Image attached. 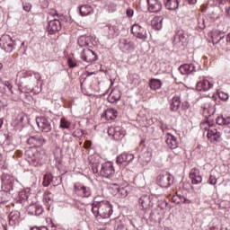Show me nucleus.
<instances>
[{"label":"nucleus","mask_w":230,"mask_h":230,"mask_svg":"<svg viewBox=\"0 0 230 230\" xmlns=\"http://www.w3.org/2000/svg\"><path fill=\"white\" fill-rule=\"evenodd\" d=\"M119 48L124 53H130L134 49V43L128 40H121Z\"/></svg>","instance_id":"obj_17"},{"label":"nucleus","mask_w":230,"mask_h":230,"mask_svg":"<svg viewBox=\"0 0 230 230\" xmlns=\"http://www.w3.org/2000/svg\"><path fill=\"white\" fill-rule=\"evenodd\" d=\"M3 71V63H0V72Z\"/></svg>","instance_id":"obj_59"},{"label":"nucleus","mask_w":230,"mask_h":230,"mask_svg":"<svg viewBox=\"0 0 230 230\" xmlns=\"http://www.w3.org/2000/svg\"><path fill=\"white\" fill-rule=\"evenodd\" d=\"M119 98H121V93L119 90H113L108 97V102L114 103V102H118Z\"/></svg>","instance_id":"obj_25"},{"label":"nucleus","mask_w":230,"mask_h":230,"mask_svg":"<svg viewBox=\"0 0 230 230\" xmlns=\"http://www.w3.org/2000/svg\"><path fill=\"white\" fill-rule=\"evenodd\" d=\"M24 47V42L22 43V48Z\"/></svg>","instance_id":"obj_61"},{"label":"nucleus","mask_w":230,"mask_h":230,"mask_svg":"<svg viewBox=\"0 0 230 230\" xmlns=\"http://www.w3.org/2000/svg\"><path fill=\"white\" fill-rule=\"evenodd\" d=\"M40 230H48V227H46V226H40Z\"/></svg>","instance_id":"obj_56"},{"label":"nucleus","mask_w":230,"mask_h":230,"mask_svg":"<svg viewBox=\"0 0 230 230\" xmlns=\"http://www.w3.org/2000/svg\"><path fill=\"white\" fill-rule=\"evenodd\" d=\"M68 66L69 67H76V63L73 59H68Z\"/></svg>","instance_id":"obj_49"},{"label":"nucleus","mask_w":230,"mask_h":230,"mask_svg":"<svg viewBox=\"0 0 230 230\" xmlns=\"http://www.w3.org/2000/svg\"><path fill=\"white\" fill-rule=\"evenodd\" d=\"M147 4H148V10L152 13L161 12L163 8V4L159 2V0H148Z\"/></svg>","instance_id":"obj_16"},{"label":"nucleus","mask_w":230,"mask_h":230,"mask_svg":"<svg viewBox=\"0 0 230 230\" xmlns=\"http://www.w3.org/2000/svg\"><path fill=\"white\" fill-rule=\"evenodd\" d=\"M114 173H116V171L114 170V165L111 162H105L102 164L100 175L102 177H105V179H112L114 177Z\"/></svg>","instance_id":"obj_4"},{"label":"nucleus","mask_w":230,"mask_h":230,"mask_svg":"<svg viewBox=\"0 0 230 230\" xmlns=\"http://www.w3.org/2000/svg\"><path fill=\"white\" fill-rule=\"evenodd\" d=\"M151 24L155 30H161L163 28V16H155Z\"/></svg>","instance_id":"obj_26"},{"label":"nucleus","mask_w":230,"mask_h":230,"mask_svg":"<svg viewBox=\"0 0 230 230\" xmlns=\"http://www.w3.org/2000/svg\"><path fill=\"white\" fill-rule=\"evenodd\" d=\"M115 230H127V226L123 224L117 225Z\"/></svg>","instance_id":"obj_47"},{"label":"nucleus","mask_w":230,"mask_h":230,"mask_svg":"<svg viewBox=\"0 0 230 230\" xmlns=\"http://www.w3.org/2000/svg\"><path fill=\"white\" fill-rule=\"evenodd\" d=\"M189 4H197V0H184Z\"/></svg>","instance_id":"obj_51"},{"label":"nucleus","mask_w":230,"mask_h":230,"mask_svg":"<svg viewBox=\"0 0 230 230\" xmlns=\"http://www.w3.org/2000/svg\"><path fill=\"white\" fill-rule=\"evenodd\" d=\"M218 97L220 98V100H223V102H227V100H229V94L224 92H219Z\"/></svg>","instance_id":"obj_41"},{"label":"nucleus","mask_w":230,"mask_h":230,"mask_svg":"<svg viewBox=\"0 0 230 230\" xmlns=\"http://www.w3.org/2000/svg\"><path fill=\"white\" fill-rule=\"evenodd\" d=\"M24 12H30L31 10V4L30 3L23 4Z\"/></svg>","instance_id":"obj_46"},{"label":"nucleus","mask_w":230,"mask_h":230,"mask_svg":"<svg viewBox=\"0 0 230 230\" xmlns=\"http://www.w3.org/2000/svg\"><path fill=\"white\" fill-rule=\"evenodd\" d=\"M216 123L217 125H229L230 124V117H217L216 119Z\"/></svg>","instance_id":"obj_35"},{"label":"nucleus","mask_w":230,"mask_h":230,"mask_svg":"<svg viewBox=\"0 0 230 230\" xmlns=\"http://www.w3.org/2000/svg\"><path fill=\"white\" fill-rule=\"evenodd\" d=\"M105 31H108V34L111 37H114L118 31H119V29L118 28V25H106L104 27Z\"/></svg>","instance_id":"obj_33"},{"label":"nucleus","mask_w":230,"mask_h":230,"mask_svg":"<svg viewBox=\"0 0 230 230\" xmlns=\"http://www.w3.org/2000/svg\"><path fill=\"white\" fill-rule=\"evenodd\" d=\"M190 179L192 184H200L202 182V176L200 175V170L194 168L190 172Z\"/></svg>","instance_id":"obj_15"},{"label":"nucleus","mask_w":230,"mask_h":230,"mask_svg":"<svg viewBox=\"0 0 230 230\" xmlns=\"http://www.w3.org/2000/svg\"><path fill=\"white\" fill-rule=\"evenodd\" d=\"M147 3H148V0H147Z\"/></svg>","instance_id":"obj_63"},{"label":"nucleus","mask_w":230,"mask_h":230,"mask_svg":"<svg viewBox=\"0 0 230 230\" xmlns=\"http://www.w3.org/2000/svg\"><path fill=\"white\" fill-rule=\"evenodd\" d=\"M25 155L28 163L32 166H40L44 163V155L38 152L36 148L26 150Z\"/></svg>","instance_id":"obj_2"},{"label":"nucleus","mask_w":230,"mask_h":230,"mask_svg":"<svg viewBox=\"0 0 230 230\" xmlns=\"http://www.w3.org/2000/svg\"><path fill=\"white\" fill-rule=\"evenodd\" d=\"M50 15H52V17H55V15H58V13H57V11L51 12Z\"/></svg>","instance_id":"obj_54"},{"label":"nucleus","mask_w":230,"mask_h":230,"mask_svg":"<svg viewBox=\"0 0 230 230\" xmlns=\"http://www.w3.org/2000/svg\"><path fill=\"white\" fill-rule=\"evenodd\" d=\"M108 134L109 136H112L113 139L115 141H119L123 137H125V130H123L122 127L117 126V127H110L108 128Z\"/></svg>","instance_id":"obj_9"},{"label":"nucleus","mask_w":230,"mask_h":230,"mask_svg":"<svg viewBox=\"0 0 230 230\" xmlns=\"http://www.w3.org/2000/svg\"><path fill=\"white\" fill-rule=\"evenodd\" d=\"M163 85V82L159 79L152 78L149 81V87L152 91H157V89H161Z\"/></svg>","instance_id":"obj_27"},{"label":"nucleus","mask_w":230,"mask_h":230,"mask_svg":"<svg viewBox=\"0 0 230 230\" xmlns=\"http://www.w3.org/2000/svg\"><path fill=\"white\" fill-rule=\"evenodd\" d=\"M181 107V97L179 95H174L171 102L170 109L172 112L179 111Z\"/></svg>","instance_id":"obj_23"},{"label":"nucleus","mask_w":230,"mask_h":230,"mask_svg":"<svg viewBox=\"0 0 230 230\" xmlns=\"http://www.w3.org/2000/svg\"><path fill=\"white\" fill-rule=\"evenodd\" d=\"M132 161H134L133 154L123 153L117 157L116 163H117V164H122L123 166H128V164H130V163H132Z\"/></svg>","instance_id":"obj_13"},{"label":"nucleus","mask_w":230,"mask_h":230,"mask_svg":"<svg viewBox=\"0 0 230 230\" xmlns=\"http://www.w3.org/2000/svg\"><path fill=\"white\" fill-rule=\"evenodd\" d=\"M104 116L108 121L111 119H116V118H118V111L112 108H110L105 111Z\"/></svg>","instance_id":"obj_28"},{"label":"nucleus","mask_w":230,"mask_h":230,"mask_svg":"<svg viewBox=\"0 0 230 230\" xmlns=\"http://www.w3.org/2000/svg\"><path fill=\"white\" fill-rule=\"evenodd\" d=\"M92 211L96 218H111L112 215V205L109 201H94Z\"/></svg>","instance_id":"obj_1"},{"label":"nucleus","mask_w":230,"mask_h":230,"mask_svg":"<svg viewBox=\"0 0 230 230\" xmlns=\"http://www.w3.org/2000/svg\"><path fill=\"white\" fill-rule=\"evenodd\" d=\"M165 8L167 10H177L179 8V0H166Z\"/></svg>","instance_id":"obj_31"},{"label":"nucleus","mask_w":230,"mask_h":230,"mask_svg":"<svg viewBox=\"0 0 230 230\" xmlns=\"http://www.w3.org/2000/svg\"><path fill=\"white\" fill-rule=\"evenodd\" d=\"M224 37L225 35L224 32H222V31H216L212 34L213 44H218V42H220V40H222Z\"/></svg>","instance_id":"obj_32"},{"label":"nucleus","mask_w":230,"mask_h":230,"mask_svg":"<svg viewBox=\"0 0 230 230\" xmlns=\"http://www.w3.org/2000/svg\"><path fill=\"white\" fill-rule=\"evenodd\" d=\"M131 31L135 37H137V39H141V40H146L148 38V34L146 33V29L145 27L141 26L139 23H135L131 27Z\"/></svg>","instance_id":"obj_8"},{"label":"nucleus","mask_w":230,"mask_h":230,"mask_svg":"<svg viewBox=\"0 0 230 230\" xmlns=\"http://www.w3.org/2000/svg\"><path fill=\"white\" fill-rule=\"evenodd\" d=\"M21 218V213L19 211H13L9 214V224L10 226H15Z\"/></svg>","instance_id":"obj_24"},{"label":"nucleus","mask_w":230,"mask_h":230,"mask_svg":"<svg viewBox=\"0 0 230 230\" xmlns=\"http://www.w3.org/2000/svg\"><path fill=\"white\" fill-rule=\"evenodd\" d=\"M60 128H69V127H71V122H69L67 119H61L60 120Z\"/></svg>","instance_id":"obj_38"},{"label":"nucleus","mask_w":230,"mask_h":230,"mask_svg":"<svg viewBox=\"0 0 230 230\" xmlns=\"http://www.w3.org/2000/svg\"><path fill=\"white\" fill-rule=\"evenodd\" d=\"M36 123L41 132H51V120L46 117H37Z\"/></svg>","instance_id":"obj_7"},{"label":"nucleus","mask_w":230,"mask_h":230,"mask_svg":"<svg viewBox=\"0 0 230 230\" xmlns=\"http://www.w3.org/2000/svg\"><path fill=\"white\" fill-rule=\"evenodd\" d=\"M31 230H40V227L33 226L32 228H31Z\"/></svg>","instance_id":"obj_57"},{"label":"nucleus","mask_w":230,"mask_h":230,"mask_svg":"<svg viewBox=\"0 0 230 230\" xmlns=\"http://www.w3.org/2000/svg\"><path fill=\"white\" fill-rule=\"evenodd\" d=\"M157 206L160 208V209L164 210L168 206V202H166V200H158Z\"/></svg>","instance_id":"obj_42"},{"label":"nucleus","mask_w":230,"mask_h":230,"mask_svg":"<svg viewBox=\"0 0 230 230\" xmlns=\"http://www.w3.org/2000/svg\"><path fill=\"white\" fill-rule=\"evenodd\" d=\"M226 42H227L228 44H230V34H228L227 37H226Z\"/></svg>","instance_id":"obj_55"},{"label":"nucleus","mask_w":230,"mask_h":230,"mask_svg":"<svg viewBox=\"0 0 230 230\" xmlns=\"http://www.w3.org/2000/svg\"><path fill=\"white\" fill-rule=\"evenodd\" d=\"M175 39H178V40H180V42H185L186 36H184V32L183 31H179L176 34Z\"/></svg>","instance_id":"obj_40"},{"label":"nucleus","mask_w":230,"mask_h":230,"mask_svg":"<svg viewBox=\"0 0 230 230\" xmlns=\"http://www.w3.org/2000/svg\"><path fill=\"white\" fill-rule=\"evenodd\" d=\"M142 160L144 161V163H150V161H152V153L150 152H145L142 155Z\"/></svg>","instance_id":"obj_37"},{"label":"nucleus","mask_w":230,"mask_h":230,"mask_svg":"<svg viewBox=\"0 0 230 230\" xmlns=\"http://www.w3.org/2000/svg\"><path fill=\"white\" fill-rule=\"evenodd\" d=\"M139 204H141L143 209H148V208H152L154 204L152 203V199L150 196L144 195L139 199Z\"/></svg>","instance_id":"obj_22"},{"label":"nucleus","mask_w":230,"mask_h":230,"mask_svg":"<svg viewBox=\"0 0 230 230\" xmlns=\"http://www.w3.org/2000/svg\"><path fill=\"white\" fill-rule=\"evenodd\" d=\"M179 71L181 75H190V73H195L197 69L193 64H184L179 67Z\"/></svg>","instance_id":"obj_20"},{"label":"nucleus","mask_w":230,"mask_h":230,"mask_svg":"<svg viewBox=\"0 0 230 230\" xmlns=\"http://www.w3.org/2000/svg\"><path fill=\"white\" fill-rule=\"evenodd\" d=\"M0 84H3V80L0 79Z\"/></svg>","instance_id":"obj_62"},{"label":"nucleus","mask_w":230,"mask_h":230,"mask_svg":"<svg viewBox=\"0 0 230 230\" xmlns=\"http://www.w3.org/2000/svg\"><path fill=\"white\" fill-rule=\"evenodd\" d=\"M34 209L36 217H40V215H42V213H44V208L40 205H34Z\"/></svg>","instance_id":"obj_39"},{"label":"nucleus","mask_w":230,"mask_h":230,"mask_svg":"<svg viewBox=\"0 0 230 230\" xmlns=\"http://www.w3.org/2000/svg\"><path fill=\"white\" fill-rule=\"evenodd\" d=\"M166 145L169 146V148H172V150H175L177 146H179V144L177 143V137H175L173 135L168 133L166 135Z\"/></svg>","instance_id":"obj_21"},{"label":"nucleus","mask_w":230,"mask_h":230,"mask_svg":"<svg viewBox=\"0 0 230 230\" xmlns=\"http://www.w3.org/2000/svg\"><path fill=\"white\" fill-rule=\"evenodd\" d=\"M84 146V148H91V141H85Z\"/></svg>","instance_id":"obj_50"},{"label":"nucleus","mask_w":230,"mask_h":230,"mask_svg":"<svg viewBox=\"0 0 230 230\" xmlns=\"http://www.w3.org/2000/svg\"><path fill=\"white\" fill-rule=\"evenodd\" d=\"M51 179H53L52 176L46 174L44 176L43 185L44 186H49V183L51 182Z\"/></svg>","instance_id":"obj_43"},{"label":"nucleus","mask_w":230,"mask_h":230,"mask_svg":"<svg viewBox=\"0 0 230 230\" xmlns=\"http://www.w3.org/2000/svg\"><path fill=\"white\" fill-rule=\"evenodd\" d=\"M0 48L6 53H12L15 49V41H13L10 35H3L0 38Z\"/></svg>","instance_id":"obj_3"},{"label":"nucleus","mask_w":230,"mask_h":230,"mask_svg":"<svg viewBox=\"0 0 230 230\" xmlns=\"http://www.w3.org/2000/svg\"><path fill=\"white\" fill-rule=\"evenodd\" d=\"M183 204H191V200L187 198H183Z\"/></svg>","instance_id":"obj_53"},{"label":"nucleus","mask_w":230,"mask_h":230,"mask_svg":"<svg viewBox=\"0 0 230 230\" xmlns=\"http://www.w3.org/2000/svg\"><path fill=\"white\" fill-rule=\"evenodd\" d=\"M79 13L81 17H87V15H93L94 13V8L90 4H83L79 6Z\"/></svg>","instance_id":"obj_18"},{"label":"nucleus","mask_w":230,"mask_h":230,"mask_svg":"<svg viewBox=\"0 0 230 230\" xmlns=\"http://www.w3.org/2000/svg\"><path fill=\"white\" fill-rule=\"evenodd\" d=\"M3 123H4L3 119H0V128L3 127Z\"/></svg>","instance_id":"obj_58"},{"label":"nucleus","mask_w":230,"mask_h":230,"mask_svg":"<svg viewBox=\"0 0 230 230\" xmlns=\"http://www.w3.org/2000/svg\"><path fill=\"white\" fill-rule=\"evenodd\" d=\"M211 87H213V84L208 79L200 80L196 84L197 91L206 92V91H209V89H211Z\"/></svg>","instance_id":"obj_19"},{"label":"nucleus","mask_w":230,"mask_h":230,"mask_svg":"<svg viewBox=\"0 0 230 230\" xmlns=\"http://www.w3.org/2000/svg\"><path fill=\"white\" fill-rule=\"evenodd\" d=\"M93 38L91 36H81L78 38L77 42L81 48L89 46Z\"/></svg>","instance_id":"obj_29"},{"label":"nucleus","mask_w":230,"mask_h":230,"mask_svg":"<svg viewBox=\"0 0 230 230\" xmlns=\"http://www.w3.org/2000/svg\"><path fill=\"white\" fill-rule=\"evenodd\" d=\"M208 182V184H211V186H215L217 184V177L210 175Z\"/></svg>","instance_id":"obj_44"},{"label":"nucleus","mask_w":230,"mask_h":230,"mask_svg":"<svg viewBox=\"0 0 230 230\" xmlns=\"http://www.w3.org/2000/svg\"><path fill=\"white\" fill-rule=\"evenodd\" d=\"M2 84L4 85L2 93H10V94H14L12 81H2Z\"/></svg>","instance_id":"obj_30"},{"label":"nucleus","mask_w":230,"mask_h":230,"mask_svg":"<svg viewBox=\"0 0 230 230\" xmlns=\"http://www.w3.org/2000/svg\"><path fill=\"white\" fill-rule=\"evenodd\" d=\"M32 148H39L46 144V139L41 135L31 136L27 140Z\"/></svg>","instance_id":"obj_10"},{"label":"nucleus","mask_w":230,"mask_h":230,"mask_svg":"<svg viewBox=\"0 0 230 230\" xmlns=\"http://www.w3.org/2000/svg\"><path fill=\"white\" fill-rule=\"evenodd\" d=\"M24 199H28V196L27 195H25V197L23 198Z\"/></svg>","instance_id":"obj_60"},{"label":"nucleus","mask_w":230,"mask_h":230,"mask_svg":"<svg viewBox=\"0 0 230 230\" xmlns=\"http://www.w3.org/2000/svg\"><path fill=\"white\" fill-rule=\"evenodd\" d=\"M118 193L120 197H127L128 195V187H120L118 189Z\"/></svg>","instance_id":"obj_36"},{"label":"nucleus","mask_w":230,"mask_h":230,"mask_svg":"<svg viewBox=\"0 0 230 230\" xmlns=\"http://www.w3.org/2000/svg\"><path fill=\"white\" fill-rule=\"evenodd\" d=\"M126 13H127L128 17H132V15H134V10L127 9Z\"/></svg>","instance_id":"obj_48"},{"label":"nucleus","mask_w":230,"mask_h":230,"mask_svg":"<svg viewBox=\"0 0 230 230\" xmlns=\"http://www.w3.org/2000/svg\"><path fill=\"white\" fill-rule=\"evenodd\" d=\"M74 190L79 197L88 198L91 195V188L85 187L80 183H75L74 185Z\"/></svg>","instance_id":"obj_12"},{"label":"nucleus","mask_w":230,"mask_h":230,"mask_svg":"<svg viewBox=\"0 0 230 230\" xmlns=\"http://www.w3.org/2000/svg\"><path fill=\"white\" fill-rule=\"evenodd\" d=\"M197 29L202 31V30L206 29V20L204 19V16L199 15L198 17V23H197Z\"/></svg>","instance_id":"obj_34"},{"label":"nucleus","mask_w":230,"mask_h":230,"mask_svg":"<svg viewBox=\"0 0 230 230\" xmlns=\"http://www.w3.org/2000/svg\"><path fill=\"white\" fill-rule=\"evenodd\" d=\"M172 182V175L168 172L162 173L157 177V184L161 188H170Z\"/></svg>","instance_id":"obj_11"},{"label":"nucleus","mask_w":230,"mask_h":230,"mask_svg":"<svg viewBox=\"0 0 230 230\" xmlns=\"http://www.w3.org/2000/svg\"><path fill=\"white\" fill-rule=\"evenodd\" d=\"M61 29L62 25L60 23V21H58V19H54L49 22L48 30L50 35H53V33H56V31H60Z\"/></svg>","instance_id":"obj_14"},{"label":"nucleus","mask_w":230,"mask_h":230,"mask_svg":"<svg viewBox=\"0 0 230 230\" xmlns=\"http://www.w3.org/2000/svg\"><path fill=\"white\" fill-rule=\"evenodd\" d=\"M205 130H208L207 137L210 143H220L222 135L217 128L208 124V128H205Z\"/></svg>","instance_id":"obj_6"},{"label":"nucleus","mask_w":230,"mask_h":230,"mask_svg":"<svg viewBox=\"0 0 230 230\" xmlns=\"http://www.w3.org/2000/svg\"><path fill=\"white\" fill-rule=\"evenodd\" d=\"M226 17H230V6L226 7Z\"/></svg>","instance_id":"obj_52"},{"label":"nucleus","mask_w":230,"mask_h":230,"mask_svg":"<svg viewBox=\"0 0 230 230\" xmlns=\"http://www.w3.org/2000/svg\"><path fill=\"white\" fill-rule=\"evenodd\" d=\"M80 58L81 60H83V62H86V64H91L93 62H96L97 56L94 51L86 48L81 50Z\"/></svg>","instance_id":"obj_5"},{"label":"nucleus","mask_w":230,"mask_h":230,"mask_svg":"<svg viewBox=\"0 0 230 230\" xmlns=\"http://www.w3.org/2000/svg\"><path fill=\"white\" fill-rule=\"evenodd\" d=\"M226 3V0H214L215 6H219V8H222Z\"/></svg>","instance_id":"obj_45"}]
</instances>
